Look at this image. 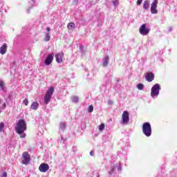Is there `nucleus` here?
<instances>
[{"instance_id":"nucleus-25","label":"nucleus","mask_w":177,"mask_h":177,"mask_svg":"<svg viewBox=\"0 0 177 177\" xmlns=\"http://www.w3.org/2000/svg\"><path fill=\"white\" fill-rule=\"evenodd\" d=\"M118 3H120V1H118V0H113V6H118Z\"/></svg>"},{"instance_id":"nucleus-29","label":"nucleus","mask_w":177,"mask_h":177,"mask_svg":"<svg viewBox=\"0 0 177 177\" xmlns=\"http://www.w3.org/2000/svg\"><path fill=\"white\" fill-rule=\"evenodd\" d=\"M142 0H138L137 5H142Z\"/></svg>"},{"instance_id":"nucleus-34","label":"nucleus","mask_w":177,"mask_h":177,"mask_svg":"<svg viewBox=\"0 0 177 177\" xmlns=\"http://www.w3.org/2000/svg\"><path fill=\"white\" fill-rule=\"evenodd\" d=\"M90 155H91V156H94V154H93V151H91Z\"/></svg>"},{"instance_id":"nucleus-15","label":"nucleus","mask_w":177,"mask_h":177,"mask_svg":"<svg viewBox=\"0 0 177 177\" xmlns=\"http://www.w3.org/2000/svg\"><path fill=\"white\" fill-rule=\"evenodd\" d=\"M30 107L32 110H37L39 107V104L37 102H32Z\"/></svg>"},{"instance_id":"nucleus-26","label":"nucleus","mask_w":177,"mask_h":177,"mask_svg":"<svg viewBox=\"0 0 177 177\" xmlns=\"http://www.w3.org/2000/svg\"><path fill=\"white\" fill-rule=\"evenodd\" d=\"M88 113H92L93 111V105H90L88 108Z\"/></svg>"},{"instance_id":"nucleus-3","label":"nucleus","mask_w":177,"mask_h":177,"mask_svg":"<svg viewBox=\"0 0 177 177\" xmlns=\"http://www.w3.org/2000/svg\"><path fill=\"white\" fill-rule=\"evenodd\" d=\"M53 92H55V88L50 87L48 90L46 91L44 95V103L45 104H49V102L52 99V95H53Z\"/></svg>"},{"instance_id":"nucleus-23","label":"nucleus","mask_w":177,"mask_h":177,"mask_svg":"<svg viewBox=\"0 0 177 177\" xmlns=\"http://www.w3.org/2000/svg\"><path fill=\"white\" fill-rule=\"evenodd\" d=\"M59 128L62 131H64V129H66V123H60Z\"/></svg>"},{"instance_id":"nucleus-13","label":"nucleus","mask_w":177,"mask_h":177,"mask_svg":"<svg viewBox=\"0 0 177 177\" xmlns=\"http://www.w3.org/2000/svg\"><path fill=\"white\" fill-rule=\"evenodd\" d=\"M8 50V44H3L1 47H0V53L1 55H5Z\"/></svg>"},{"instance_id":"nucleus-35","label":"nucleus","mask_w":177,"mask_h":177,"mask_svg":"<svg viewBox=\"0 0 177 177\" xmlns=\"http://www.w3.org/2000/svg\"><path fill=\"white\" fill-rule=\"evenodd\" d=\"M1 98H0V103H1Z\"/></svg>"},{"instance_id":"nucleus-30","label":"nucleus","mask_w":177,"mask_h":177,"mask_svg":"<svg viewBox=\"0 0 177 177\" xmlns=\"http://www.w3.org/2000/svg\"><path fill=\"white\" fill-rule=\"evenodd\" d=\"M114 172V167L111 169V170L109 171V175H111Z\"/></svg>"},{"instance_id":"nucleus-24","label":"nucleus","mask_w":177,"mask_h":177,"mask_svg":"<svg viewBox=\"0 0 177 177\" xmlns=\"http://www.w3.org/2000/svg\"><path fill=\"white\" fill-rule=\"evenodd\" d=\"M105 125L104 123H102L100 126H99V130L100 131H103L104 129Z\"/></svg>"},{"instance_id":"nucleus-28","label":"nucleus","mask_w":177,"mask_h":177,"mask_svg":"<svg viewBox=\"0 0 177 177\" xmlns=\"http://www.w3.org/2000/svg\"><path fill=\"white\" fill-rule=\"evenodd\" d=\"M24 104H25V106H28V99H25L24 100Z\"/></svg>"},{"instance_id":"nucleus-7","label":"nucleus","mask_w":177,"mask_h":177,"mask_svg":"<svg viewBox=\"0 0 177 177\" xmlns=\"http://www.w3.org/2000/svg\"><path fill=\"white\" fill-rule=\"evenodd\" d=\"M139 32L141 35H147L150 32V29L146 27V24H143L139 28Z\"/></svg>"},{"instance_id":"nucleus-6","label":"nucleus","mask_w":177,"mask_h":177,"mask_svg":"<svg viewBox=\"0 0 177 177\" xmlns=\"http://www.w3.org/2000/svg\"><path fill=\"white\" fill-rule=\"evenodd\" d=\"M22 164L25 165H28L30 163V160H31V156L28 154V152L25 151L22 154Z\"/></svg>"},{"instance_id":"nucleus-31","label":"nucleus","mask_w":177,"mask_h":177,"mask_svg":"<svg viewBox=\"0 0 177 177\" xmlns=\"http://www.w3.org/2000/svg\"><path fill=\"white\" fill-rule=\"evenodd\" d=\"M46 31H48V32H50V28L47 27L46 28Z\"/></svg>"},{"instance_id":"nucleus-9","label":"nucleus","mask_w":177,"mask_h":177,"mask_svg":"<svg viewBox=\"0 0 177 177\" xmlns=\"http://www.w3.org/2000/svg\"><path fill=\"white\" fill-rule=\"evenodd\" d=\"M55 56V53H52L51 54H49L47 57L46 58L44 61V64L46 66H49L52 64V62H53V57Z\"/></svg>"},{"instance_id":"nucleus-5","label":"nucleus","mask_w":177,"mask_h":177,"mask_svg":"<svg viewBox=\"0 0 177 177\" xmlns=\"http://www.w3.org/2000/svg\"><path fill=\"white\" fill-rule=\"evenodd\" d=\"M121 124H129V112H128L127 111H123V113L122 114Z\"/></svg>"},{"instance_id":"nucleus-20","label":"nucleus","mask_w":177,"mask_h":177,"mask_svg":"<svg viewBox=\"0 0 177 177\" xmlns=\"http://www.w3.org/2000/svg\"><path fill=\"white\" fill-rule=\"evenodd\" d=\"M137 88L138 89H140V91H143V88H145V86L143 85V84L140 83L137 85Z\"/></svg>"},{"instance_id":"nucleus-11","label":"nucleus","mask_w":177,"mask_h":177,"mask_svg":"<svg viewBox=\"0 0 177 177\" xmlns=\"http://www.w3.org/2000/svg\"><path fill=\"white\" fill-rule=\"evenodd\" d=\"M39 169L40 172H48L49 170V165L46 163H41L39 167Z\"/></svg>"},{"instance_id":"nucleus-14","label":"nucleus","mask_w":177,"mask_h":177,"mask_svg":"<svg viewBox=\"0 0 177 177\" xmlns=\"http://www.w3.org/2000/svg\"><path fill=\"white\" fill-rule=\"evenodd\" d=\"M67 28L68 30H69V31H74V30L75 29V24L73 22L68 23L67 25Z\"/></svg>"},{"instance_id":"nucleus-1","label":"nucleus","mask_w":177,"mask_h":177,"mask_svg":"<svg viewBox=\"0 0 177 177\" xmlns=\"http://www.w3.org/2000/svg\"><path fill=\"white\" fill-rule=\"evenodd\" d=\"M27 129V123H26V121L23 119H20L18 120V122L17 123V126L15 127V131L18 135H20V138L21 139L26 138V134L24 133V131H26Z\"/></svg>"},{"instance_id":"nucleus-36","label":"nucleus","mask_w":177,"mask_h":177,"mask_svg":"<svg viewBox=\"0 0 177 177\" xmlns=\"http://www.w3.org/2000/svg\"><path fill=\"white\" fill-rule=\"evenodd\" d=\"M97 177H100V176H98Z\"/></svg>"},{"instance_id":"nucleus-18","label":"nucleus","mask_w":177,"mask_h":177,"mask_svg":"<svg viewBox=\"0 0 177 177\" xmlns=\"http://www.w3.org/2000/svg\"><path fill=\"white\" fill-rule=\"evenodd\" d=\"M109 64V56H106L104 58V60L103 62V66L104 67H106V66H107Z\"/></svg>"},{"instance_id":"nucleus-10","label":"nucleus","mask_w":177,"mask_h":177,"mask_svg":"<svg viewBox=\"0 0 177 177\" xmlns=\"http://www.w3.org/2000/svg\"><path fill=\"white\" fill-rule=\"evenodd\" d=\"M64 57V53L60 52L55 55V60L57 63H63V58Z\"/></svg>"},{"instance_id":"nucleus-19","label":"nucleus","mask_w":177,"mask_h":177,"mask_svg":"<svg viewBox=\"0 0 177 177\" xmlns=\"http://www.w3.org/2000/svg\"><path fill=\"white\" fill-rule=\"evenodd\" d=\"M0 88L2 91H5V83L2 80H0Z\"/></svg>"},{"instance_id":"nucleus-12","label":"nucleus","mask_w":177,"mask_h":177,"mask_svg":"<svg viewBox=\"0 0 177 177\" xmlns=\"http://www.w3.org/2000/svg\"><path fill=\"white\" fill-rule=\"evenodd\" d=\"M145 78L148 82H151L154 80V73H153L152 72H149L146 73Z\"/></svg>"},{"instance_id":"nucleus-33","label":"nucleus","mask_w":177,"mask_h":177,"mask_svg":"<svg viewBox=\"0 0 177 177\" xmlns=\"http://www.w3.org/2000/svg\"><path fill=\"white\" fill-rule=\"evenodd\" d=\"M3 109H6V103L4 102L3 104Z\"/></svg>"},{"instance_id":"nucleus-17","label":"nucleus","mask_w":177,"mask_h":177,"mask_svg":"<svg viewBox=\"0 0 177 177\" xmlns=\"http://www.w3.org/2000/svg\"><path fill=\"white\" fill-rule=\"evenodd\" d=\"M44 41L45 42H48V41H50V33L47 32L45 34Z\"/></svg>"},{"instance_id":"nucleus-8","label":"nucleus","mask_w":177,"mask_h":177,"mask_svg":"<svg viewBox=\"0 0 177 177\" xmlns=\"http://www.w3.org/2000/svg\"><path fill=\"white\" fill-rule=\"evenodd\" d=\"M157 5H158V0H153V2L151 4V13H152V15H157V13H158Z\"/></svg>"},{"instance_id":"nucleus-27","label":"nucleus","mask_w":177,"mask_h":177,"mask_svg":"<svg viewBox=\"0 0 177 177\" xmlns=\"http://www.w3.org/2000/svg\"><path fill=\"white\" fill-rule=\"evenodd\" d=\"M1 177H7L8 176V173H6V171H3L1 176Z\"/></svg>"},{"instance_id":"nucleus-21","label":"nucleus","mask_w":177,"mask_h":177,"mask_svg":"<svg viewBox=\"0 0 177 177\" xmlns=\"http://www.w3.org/2000/svg\"><path fill=\"white\" fill-rule=\"evenodd\" d=\"M3 128H5V123L1 122L0 123V132H4Z\"/></svg>"},{"instance_id":"nucleus-2","label":"nucleus","mask_w":177,"mask_h":177,"mask_svg":"<svg viewBox=\"0 0 177 177\" xmlns=\"http://www.w3.org/2000/svg\"><path fill=\"white\" fill-rule=\"evenodd\" d=\"M142 132L148 138L151 136V124L149 122H145L142 124Z\"/></svg>"},{"instance_id":"nucleus-16","label":"nucleus","mask_w":177,"mask_h":177,"mask_svg":"<svg viewBox=\"0 0 177 177\" xmlns=\"http://www.w3.org/2000/svg\"><path fill=\"white\" fill-rule=\"evenodd\" d=\"M149 6H150V1L148 0L145 1L143 4V9L147 10L149 9Z\"/></svg>"},{"instance_id":"nucleus-32","label":"nucleus","mask_w":177,"mask_h":177,"mask_svg":"<svg viewBox=\"0 0 177 177\" xmlns=\"http://www.w3.org/2000/svg\"><path fill=\"white\" fill-rule=\"evenodd\" d=\"M74 3H75V5H77L78 3V0H73Z\"/></svg>"},{"instance_id":"nucleus-4","label":"nucleus","mask_w":177,"mask_h":177,"mask_svg":"<svg viewBox=\"0 0 177 177\" xmlns=\"http://www.w3.org/2000/svg\"><path fill=\"white\" fill-rule=\"evenodd\" d=\"M160 84H156L152 88L151 91V96L154 97V96H158L160 93Z\"/></svg>"},{"instance_id":"nucleus-22","label":"nucleus","mask_w":177,"mask_h":177,"mask_svg":"<svg viewBox=\"0 0 177 177\" xmlns=\"http://www.w3.org/2000/svg\"><path fill=\"white\" fill-rule=\"evenodd\" d=\"M72 101L74 102L75 103H77V102L80 101V99L77 96H73L72 97Z\"/></svg>"}]
</instances>
